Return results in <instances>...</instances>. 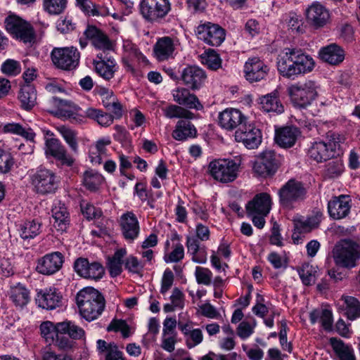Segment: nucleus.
<instances>
[{"instance_id": "f257e3e1", "label": "nucleus", "mask_w": 360, "mask_h": 360, "mask_svg": "<svg viewBox=\"0 0 360 360\" xmlns=\"http://www.w3.org/2000/svg\"><path fill=\"white\" fill-rule=\"evenodd\" d=\"M314 59L301 49H284L277 58V68L286 78H294L310 72L314 68Z\"/></svg>"}, {"instance_id": "f03ea898", "label": "nucleus", "mask_w": 360, "mask_h": 360, "mask_svg": "<svg viewBox=\"0 0 360 360\" xmlns=\"http://www.w3.org/2000/svg\"><path fill=\"white\" fill-rule=\"evenodd\" d=\"M76 303L81 316L91 321L102 314L105 302L103 296L97 290L87 287L77 292Z\"/></svg>"}, {"instance_id": "7ed1b4c3", "label": "nucleus", "mask_w": 360, "mask_h": 360, "mask_svg": "<svg viewBox=\"0 0 360 360\" xmlns=\"http://www.w3.org/2000/svg\"><path fill=\"white\" fill-rule=\"evenodd\" d=\"M318 89L315 82L306 80L291 84L288 88V93L295 107L306 108L317 98Z\"/></svg>"}, {"instance_id": "20e7f679", "label": "nucleus", "mask_w": 360, "mask_h": 360, "mask_svg": "<svg viewBox=\"0 0 360 360\" xmlns=\"http://www.w3.org/2000/svg\"><path fill=\"white\" fill-rule=\"evenodd\" d=\"M332 253L337 265L352 269L360 259V245L350 239L341 240L335 245Z\"/></svg>"}, {"instance_id": "39448f33", "label": "nucleus", "mask_w": 360, "mask_h": 360, "mask_svg": "<svg viewBox=\"0 0 360 360\" xmlns=\"http://www.w3.org/2000/svg\"><path fill=\"white\" fill-rule=\"evenodd\" d=\"M29 181L32 191L41 195L54 193L59 185L56 173L46 168H38L29 174Z\"/></svg>"}, {"instance_id": "423d86ee", "label": "nucleus", "mask_w": 360, "mask_h": 360, "mask_svg": "<svg viewBox=\"0 0 360 360\" xmlns=\"http://www.w3.org/2000/svg\"><path fill=\"white\" fill-rule=\"evenodd\" d=\"M327 141H316L308 150V156L317 162H325L339 154L342 137L336 133H330Z\"/></svg>"}, {"instance_id": "0eeeda50", "label": "nucleus", "mask_w": 360, "mask_h": 360, "mask_svg": "<svg viewBox=\"0 0 360 360\" xmlns=\"http://www.w3.org/2000/svg\"><path fill=\"white\" fill-rule=\"evenodd\" d=\"M240 165L231 159L212 160L208 165L210 176L216 181L227 184L233 181L238 176Z\"/></svg>"}, {"instance_id": "6e6552de", "label": "nucleus", "mask_w": 360, "mask_h": 360, "mask_svg": "<svg viewBox=\"0 0 360 360\" xmlns=\"http://www.w3.org/2000/svg\"><path fill=\"white\" fill-rule=\"evenodd\" d=\"M7 32L15 39L23 43H32L35 39V32L30 23L15 15H10L5 19Z\"/></svg>"}, {"instance_id": "1a4fd4ad", "label": "nucleus", "mask_w": 360, "mask_h": 360, "mask_svg": "<svg viewBox=\"0 0 360 360\" xmlns=\"http://www.w3.org/2000/svg\"><path fill=\"white\" fill-rule=\"evenodd\" d=\"M282 206L292 208L293 205L305 199L307 190L302 182L290 179L278 191Z\"/></svg>"}, {"instance_id": "9d476101", "label": "nucleus", "mask_w": 360, "mask_h": 360, "mask_svg": "<svg viewBox=\"0 0 360 360\" xmlns=\"http://www.w3.org/2000/svg\"><path fill=\"white\" fill-rule=\"evenodd\" d=\"M140 11L146 20L160 22L171 11V4L169 0H142Z\"/></svg>"}, {"instance_id": "9b49d317", "label": "nucleus", "mask_w": 360, "mask_h": 360, "mask_svg": "<svg viewBox=\"0 0 360 360\" xmlns=\"http://www.w3.org/2000/svg\"><path fill=\"white\" fill-rule=\"evenodd\" d=\"M51 58L57 68L71 70L78 66L80 53L74 46L54 48L51 53Z\"/></svg>"}, {"instance_id": "f8f14e48", "label": "nucleus", "mask_w": 360, "mask_h": 360, "mask_svg": "<svg viewBox=\"0 0 360 360\" xmlns=\"http://www.w3.org/2000/svg\"><path fill=\"white\" fill-rule=\"evenodd\" d=\"M195 34L201 41L210 46H218L225 39V30L217 24L207 22L199 25Z\"/></svg>"}, {"instance_id": "ddd939ff", "label": "nucleus", "mask_w": 360, "mask_h": 360, "mask_svg": "<svg viewBox=\"0 0 360 360\" xmlns=\"http://www.w3.org/2000/svg\"><path fill=\"white\" fill-rule=\"evenodd\" d=\"M279 167V161L273 150H266L262 153L255 161L252 169L259 176H272Z\"/></svg>"}, {"instance_id": "4468645a", "label": "nucleus", "mask_w": 360, "mask_h": 360, "mask_svg": "<svg viewBox=\"0 0 360 360\" xmlns=\"http://www.w3.org/2000/svg\"><path fill=\"white\" fill-rule=\"evenodd\" d=\"M235 140L242 143L248 149L257 148L262 142V133L259 129L248 120L235 132Z\"/></svg>"}, {"instance_id": "2eb2a0df", "label": "nucleus", "mask_w": 360, "mask_h": 360, "mask_svg": "<svg viewBox=\"0 0 360 360\" xmlns=\"http://www.w3.org/2000/svg\"><path fill=\"white\" fill-rule=\"evenodd\" d=\"M74 269L80 276L93 280L101 279L104 274V268L98 262H91L86 258L79 257L74 262Z\"/></svg>"}, {"instance_id": "dca6fc26", "label": "nucleus", "mask_w": 360, "mask_h": 360, "mask_svg": "<svg viewBox=\"0 0 360 360\" xmlns=\"http://www.w3.org/2000/svg\"><path fill=\"white\" fill-rule=\"evenodd\" d=\"M328 212L333 220H340L346 218L350 213L352 200L349 195H340L333 196L328 202Z\"/></svg>"}, {"instance_id": "f3484780", "label": "nucleus", "mask_w": 360, "mask_h": 360, "mask_svg": "<svg viewBox=\"0 0 360 360\" xmlns=\"http://www.w3.org/2000/svg\"><path fill=\"white\" fill-rule=\"evenodd\" d=\"M246 116L238 109L226 108L218 115V124L226 131L238 129L247 120Z\"/></svg>"}, {"instance_id": "a211bd4d", "label": "nucleus", "mask_w": 360, "mask_h": 360, "mask_svg": "<svg viewBox=\"0 0 360 360\" xmlns=\"http://www.w3.org/2000/svg\"><path fill=\"white\" fill-rule=\"evenodd\" d=\"M268 66L259 58H248L244 65V76L250 83L264 79L269 72Z\"/></svg>"}, {"instance_id": "6ab92c4d", "label": "nucleus", "mask_w": 360, "mask_h": 360, "mask_svg": "<svg viewBox=\"0 0 360 360\" xmlns=\"http://www.w3.org/2000/svg\"><path fill=\"white\" fill-rule=\"evenodd\" d=\"M63 262V254L60 252H53L38 259L36 270L43 275H52L61 269Z\"/></svg>"}, {"instance_id": "aec40b11", "label": "nucleus", "mask_w": 360, "mask_h": 360, "mask_svg": "<svg viewBox=\"0 0 360 360\" xmlns=\"http://www.w3.org/2000/svg\"><path fill=\"white\" fill-rule=\"evenodd\" d=\"M307 20L314 28L324 27L330 20L328 10L319 2H314L306 10Z\"/></svg>"}, {"instance_id": "412c9836", "label": "nucleus", "mask_w": 360, "mask_h": 360, "mask_svg": "<svg viewBox=\"0 0 360 360\" xmlns=\"http://www.w3.org/2000/svg\"><path fill=\"white\" fill-rule=\"evenodd\" d=\"M120 226L124 238L129 242H133L139 235V220L132 212L122 214L120 219Z\"/></svg>"}, {"instance_id": "4be33fe9", "label": "nucleus", "mask_w": 360, "mask_h": 360, "mask_svg": "<svg viewBox=\"0 0 360 360\" xmlns=\"http://www.w3.org/2000/svg\"><path fill=\"white\" fill-rule=\"evenodd\" d=\"M184 84L192 90L201 88L206 79V74L200 68L191 65L185 68L181 75Z\"/></svg>"}, {"instance_id": "5701e85b", "label": "nucleus", "mask_w": 360, "mask_h": 360, "mask_svg": "<svg viewBox=\"0 0 360 360\" xmlns=\"http://www.w3.org/2000/svg\"><path fill=\"white\" fill-rule=\"evenodd\" d=\"M45 153L60 161L62 165L71 166L74 159L67 153L66 149L59 140L51 138L46 140Z\"/></svg>"}, {"instance_id": "b1692460", "label": "nucleus", "mask_w": 360, "mask_h": 360, "mask_svg": "<svg viewBox=\"0 0 360 360\" xmlns=\"http://www.w3.org/2000/svg\"><path fill=\"white\" fill-rule=\"evenodd\" d=\"M174 101L179 105L186 107L188 109L202 110L203 105L198 98L184 87H177L172 92Z\"/></svg>"}, {"instance_id": "393cba45", "label": "nucleus", "mask_w": 360, "mask_h": 360, "mask_svg": "<svg viewBox=\"0 0 360 360\" xmlns=\"http://www.w3.org/2000/svg\"><path fill=\"white\" fill-rule=\"evenodd\" d=\"M96 73L105 80H110L114 77L117 67L115 60L112 58H108L103 53H98L93 60Z\"/></svg>"}, {"instance_id": "a878e982", "label": "nucleus", "mask_w": 360, "mask_h": 360, "mask_svg": "<svg viewBox=\"0 0 360 360\" xmlns=\"http://www.w3.org/2000/svg\"><path fill=\"white\" fill-rule=\"evenodd\" d=\"M61 299L60 293L54 288L40 290L35 298L38 306L46 309H53L59 307Z\"/></svg>"}, {"instance_id": "bb28decb", "label": "nucleus", "mask_w": 360, "mask_h": 360, "mask_svg": "<svg viewBox=\"0 0 360 360\" xmlns=\"http://www.w3.org/2000/svg\"><path fill=\"white\" fill-rule=\"evenodd\" d=\"M271 209V198L266 193L256 195L254 198L246 205L248 214H259L266 216Z\"/></svg>"}, {"instance_id": "cd10ccee", "label": "nucleus", "mask_w": 360, "mask_h": 360, "mask_svg": "<svg viewBox=\"0 0 360 360\" xmlns=\"http://www.w3.org/2000/svg\"><path fill=\"white\" fill-rule=\"evenodd\" d=\"M84 34L96 49L104 51L112 49L113 45L108 37L95 26H88Z\"/></svg>"}, {"instance_id": "c85d7f7f", "label": "nucleus", "mask_w": 360, "mask_h": 360, "mask_svg": "<svg viewBox=\"0 0 360 360\" xmlns=\"http://www.w3.org/2000/svg\"><path fill=\"white\" fill-rule=\"evenodd\" d=\"M53 226L59 232L66 231L70 225V214L67 207L60 202L54 203L52 210Z\"/></svg>"}, {"instance_id": "c756f323", "label": "nucleus", "mask_w": 360, "mask_h": 360, "mask_svg": "<svg viewBox=\"0 0 360 360\" xmlns=\"http://www.w3.org/2000/svg\"><path fill=\"white\" fill-rule=\"evenodd\" d=\"M258 103L261 108L265 112L276 114H281L284 112V106L279 98L277 90L260 96Z\"/></svg>"}, {"instance_id": "7c9ffc66", "label": "nucleus", "mask_w": 360, "mask_h": 360, "mask_svg": "<svg viewBox=\"0 0 360 360\" xmlns=\"http://www.w3.org/2000/svg\"><path fill=\"white\" fill-rule=\"evenodd\" d=\"M300 136V130L295 127H285L276 131L275 140L281 147L291 148Z\"/></svg>"}, {"instance_id": "2f4dec72", "label": "nucleus", "mask_w": 360, "mask_h": 360, "mask_svg": "<svg viewBox=\"0 0 360 360\" xmlns=\"http://www.w3.org/2000/svg\"><path fill=\"white\" fill-rule=\"evenodd\" d=\"M338 309L343 312L348 319L353 321L360 317V302L351 296H342L338 303Z\"/></svg>"}, {"instance_id": "473e14b6", "label": "nucleus", "mask_w": 360, "mask_h": 360, "mask_svg": "<svg viewBox=\"0 0 360 360\" xmlns=\"http://www.w3.org/2000/svg\"><path fill=\"white\" fill-rule=\"evenodd\" d=\"M319 56L323 61L330 65H338L343 61L345 52L338 45L331 44L321 48L319 51Z\"/></svg>"}, {"instance_id": "72a5a7b5", "label": "nucleus", "mask_w": 360, "mask_h": 360, "mask_svg": "<svg viewBox=\"0 0 360 360\" xmlns=\"http://www.w3.org/2000/svg\"><path fill=\"white\" fill-rule=\"evenodd\" d=\"M174 51V41L169 37L159 39L154 46V53L159 61L166 60L172 57Z\"/></svg>"}, {"instance_id": "f704fd0d", "label": "nucleus", "mask_w": 360, "mask_h": 360, "mask_svg": "<svg viewBox=\"0 0 360 360\" xmlns=\"http://www.w3.org/2000/svg\"><path fill=\"white\" fill-rule=\"evenodd\" d=\"M197 130L189 120H180L177 122L175 129L172 132V137L177 141H186L188 139L194 138Z\"/></svg>"}, {"instance_id": "c9c22d12", "label": "nucleus", "mask_w": 360, "mask_h": 360, "mask_svg": "<svg viewBox=\"0 0 360 360\" xmlns=\"http://www.w3.org/2000/svg\"><path fill=\"white\" fill-rule=\"evenodd\" d=\"M186 245L188 253L192 256L193 262L198 264H205L207 262V253L205 246H200L194 238H188Z\"/></svg>"}, {"instance_id": "e433bc0d", "label": "nucleus", "mask_w": 360, "mask_h": 360, "mask_svg": "<svg viewBox=\"0 0 360 360\" xmlns=\"http://www.w3.org/2000/svg\"><path fill=\"white\" fill-rule=\"evenodd\" d=\"M20 106L25 110H30L37 103L35 89L29 84L22 86L18 96Z\"/></svg>"}, {"instance_id": "4c0bfd02", "label": "nucleus", "mask_w": 360, "mask_h": 360, "mask_svg": "<svg viewBox=\"0 0 360 360\" xmlns=\"http://www.w3.org/2000/svg\"><path fill=\"white\" fill-rule=\"evenodd\" d=\"M330 343L339 360H356L354 352L351 345L345 344L336 338H331Z\"/></svg>"}, {"instance_id": "58836bf2", "label": "nucleus", "mask_w": 360, "mask_h": 360, "mask_svg": "<svg viewBox=\"0 0 360 360\" xmlns=\"http://www.w3.org/2000/svg\"><path fill=\"white\" fill-rule=\"evenodd\" d=\"M309 320L312 324L319 321L324 330L327 331L332 330L333 314L331 311L328 309H315L311 311L309 314Z\"/></svg>"}, {"instance_id": "ea45409f", "label": "nucleus", "mask_w": 360, "mask_h": 360, "mask_svg": "<svg viewBox=\"0 0 360 360\" xmlns=\"http://www.w3.org/2000/svg\"><path fill=\"white\" fill-rule=\"evenodd\" d=\"M56 330L57 333L68 334L73 339H80L84 335V330L70 321L58 323Z\"/></svg>"}, {"instance_id": "a19ab883", "label": "nucleus", "mask_w": 360, "mask_h": 360, "mask_svg": "<svg viewBox=\"0 0 360 360\" xmlns=\"http://www.w3.org/2000/svg\"><path fill=\"white\" fill-rule=\"evenodd\" d=\"M103 181V176L92 169L86 171L83 174V185L90 191H96Z\"/></svg>"}, {"instance_id": "79ce46f5", "label": "nucleus", "mask_w": 360, "mask_h": 360, "mask_svg": "<svg viewBox=\"0 0 360 360\" xmlns=\"http://www.w3.org/2000/svg\"><path fill=\"white\" fill-rule=\"evenodd\" d=\"M164 115L169 119L184 118L191 120L194 117V114L181 105L171 104L162 109Z\"/></svg>"}, {"instance_id": "37998d69", "label": "nucleus", "mask_w": 360, "mask_h": 360, "mask_svg": "<svg viewBox=\"0 0 360 360\" xmlns=\"http://www.w3.org/2000/svg\"><path fill=\"white\" fill-rule=\"evenodd\" d=\"M10 297L16 306L23 307L29 302V291L23 285L18 284L11 289Z\"/></svg>"}, {"instance_id": "c03bdc74", "label": "nucleus", "mask_w": 360, "mask_h": 360, "mask_svg": "<svg viewBox=\"0 0 360 360\" xmlns=\"http://www.w3.org/2000/svg\"><path fill=\"white\" fill-rule=\"evenodd\" d=\"M5 132L20 135L28 141H34L35 133L29 127H23L18 123H9L4 126Z\"/></svg>"}, {"instance_id": "a18cd8bd", "label": "nucleus", "mask_w": 360, "mask_h": 360, "mask_svg": "<svg viewBox=\"0 0 360 360\" xmlns=\"http://www.w3.org/2000/svg\"><path fill=\"white\" fill-rule=\"evenodd\" d=\"M68 0H43V8L49 15H57L66 9Z\"/></svg>"}, {"instance_id": "49530a36", "label": "nucleus", "mask_w": 360, "mask_h": 360, "mask_svg": "<svg viewBox=\"0 0 360 360\" xmlns=\"http://www.w3.org/2000/svg\"><path fill=\"white\" fill-rule=\"evenodd\" d=\"M58 131L60 135L63 137L65 142L68 144L71 150L74 153L78 152V143L77 141V134L74 130L66 127L65 126H60L58 127Z\"/></svg>"}, {"instance_id": "de8ad7c7", "label": "nucleus", "mask_w": 360, "mask_h": 360, "mask_svg": "<svg viewBox=\"0 0 360 360\" xmlns=\"http://www.w3.org/2000/svg\"><path fill=\"white\" fill-rule=\"evenodd\" d=\"M41 224L32 220L25 222L21 227L20 236L23 239L33 238L39 233Z\"/></svg>"}, {"instance_id": "09e8293b", "label": "nucleus", "mask_w": 360, "mask_h": 360, "mask_svg": "<svg viewBox=\"0 0 360 360\" xmlns=\"http://www.w3.org/2000/svg\"><path fill=\"white\" fill-rule=\"evenodd\" d=\"M202 63L211 70H217L221 67V58L214 50H209L201 56Z\"/></svg>"}, {"instance_id": "8fccbe9b", "label": "nucleus", "mask_w": 360, "mask_h": 360, "mask_svg": "<svg viewBox=\"0 0 360 360\" xmlns=\"http://www.w3.org/2000/svg\"><path fill=\"white\" fill-rule=\"evenodd\" d=\"M282 20L292 31H295L297 33L302 31L301 18L296 13L289 12L285 13L283 15Z\"/></svg>"}, {"instance_id": "3c124183", "label": "nucleus", "mask_w": 360, "mask_h": 360, "mask_svg": "<svg viewBox=\"0 0 360 360\" xmlns=\"http://www.w3.org/2000/svg\"><path fill=\"white\" fill-rule=\"evenodd\" d=\"M344 171V165L340 160H334L326 166L325 176L329 179L337 178Z\"/></svg>"}, {"instance_id": "603ef678", "label": "nucleus", "mask_w": 360, "mask_h": 360, "mask_svg": "<svg viewBox=\"0 0 360 360\" xmlns=\"http://www.w3.org/2000/svg\"><path fill=\"white\" fill-rule=\"evenodd\" d=\"M1 72L9 77H15L21 72V65L19 61L13 59H7L1 65Z\"/></svg>"}, {"instance_id": "864d4df0", "label": "nucleus", "mask_w": 360, "mask_h": 360, "mask_svg": "<svg viewBox=\"0 0 360 360\" xmlns=\"http://www.w3.org/2000/svg\"><path fill=\"white\" fill-rule=\"evenodd\" d=\"M111 143L109 138H103L98 140L96 143L95 148L96 150V155L95 157L90 156L91 162L93 164H101V156L106 155V146Z\"/></svg>"}, {"instance_id": "5fc2aeb1", "label": "nucleus", "mask_w": 360, "mask_h": 360, "mask_svg": "<svg viewBox=\"0 0 360 360\" xmlns=\"http://www.w3.org/2000/svg\"><path fill=\"white\" fill-rule=\"evenodd\" d=\"M302 282L305 285H311L316 281V271L312 266L304 265L298 271Z\"/></svg>"}, {"instance_id": "6e6d98bb", "label": "nucleus", "mask_w": 360, "mask_h": 360, "mask_svg": "<svg viewBox=\"0 0 360 360\" xmlns=\"http://www.w3.org/2000/svg\"><path fill=\"white\" fill-rule=\"evenodd\" d=\"M195 277L198 284L209 285L212 283V273L207 268L198 266L195 269Z\"/></svg>"}, {"instance_id": "4d7b16f0", "label": "nucleus", "mask_w": 360, "mask_h": 360, "mask_svg": "<svg viewBox=\"0 0 360 360\" xmlns=\"http://www.w3.org/2000/svg\"><path fill=\"white\" fill-rule=\"evenodd\" d=\"M184 257V248L182 244L178 243L174 246L173 250L164 256L166 263L179 262Z\"/></svg>"}, {"instance_id": "13d9d810", "label": "nucleus", "mask_w": 360, "mask_h": 360, "mask_svg": "<svg viewBox=\"0 0 360 360\" xmlns=\"http://www.w3.org/2000/svg\"><path fill=\"white\" fill-rule=\"evenodd\" d=\"M124 266L129 272L136 274H141L144 267V264L133 255L126 259Z\"/></svg>"}, {"instance_id": "bf43d9fd", "label": "nucleus", "mask_w": 360, "mask_h": 360, "mask_svg": "<svg viewBox=\"0 0 360 360\" xmlns=\"http://www.w3.org/2000/svg\"><path fill=\"white\" fill-rule=\"evenodd\" d=\"M186 344L188 348L192 349L200 345L203 340V334L200 328H195L186 338Z\"/></svg>"}, {"instance_id": "052dcab7", "label": "nucleus", "mask_w": 360, "mask_h": 360, "mask_svg": "<svg viewBox=\"0 0 360 360\" xmlns=\"http://www.w3.org/2000/svg\"><path fill=\"white\" fill-rule=\"evenodd\" d=\"M174 281V276L172 270L167 268L162 275L160 292L165 294L172 286Z\"/></svg>"}, {"instance_id": "680f3d73", "label": "nucleus", "mask_w": 360, "mask_h": 360, "mask_svg": "<svg viewBox=\"0 0 360 360\" xmlns=\"http://www.w3.org/2000/svg\"><path fill=\"white\" fill-rule=\"evenodd\" d=\"M210 229L207 226L199 223L195 227V235H188L186 236V240L190 238H194L196 239L197 243H200V241H207L210 239Z\"/></svg>"}, {"instance_id": "e2e57ef3", "label": "nucleus", "mask_w": 360, "mask_h": 360, "mask_svg": "<svg viewBox=\"0 0 360 360\" xmlns=\"http://www.w3.org/2000/svg\"><path fill=\"white\" fill-rule=\"evenodd\" d=\"M98 94L101 97L102 103L105 108H109L117 100L112 91L106 88L99 89Z\"/></svg>"}, {"instance_id": "0e129e2a", "label": "nucleus", "mask_w": 360, "mask_h": 360, "mask_svg": "<svg viewBox=\"0 0 360 360\" xmlns=\"http://www.w3.org/2000/svg\"><path fill=\"white\" fill-rule=\"evenodd\" d=\"M83 215L88 219L91 220L99 218L102 215L101 209L96 207L91 204L85 203L81 205Z\"/></svg>"}, {"instance_id": "69168bd1", "label": "nucleus", "mask_w": 360, "mask_h": 360, "mask_svg": "<svg viewBox=\"0 0 360 360\" xmlns=\"http://www.w3.org/2000/svg\"><path fill=\"white\" fill-rule=\"evenodd\" d=\"M13 165V160L10 153L0 149V173L8 172Z\"/></svg>"}, {"instance_id": "338daca9", "label": "nucleus", "mask_w": 360, "mask_h": 360, "mask_svg": "<svg viewBox=\"0 0 360 360\" xmlns=\"http://www.w3.org/2000/svg\"><path fill=\"white\" fill-rule=\"evenodd\" d=\"M57 30L63 33H68L75 28V23L72 22L71 18L65 16V18H60L56 22Z\"/></svg>"}, {"instance_id": "774afa93", "label": "nucleus", "mask_w": 360, "mask_h": 360, "mask_svg": "<svg viewBox=\"0 0 360 360\" xmlns=\"http://www.w3.org/2000/svg\"><path fill=\"white\" fill-rule=\"evenodd\" d=\"M41 360H73V357L68 353H56L51 350L43 352Z\"/></svg>"}]
</instances>
